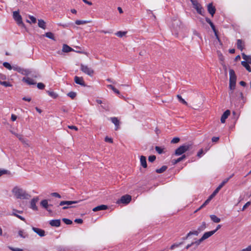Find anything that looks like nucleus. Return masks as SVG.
I'll return each instance as SVG.
<instances>
[{
  "instance_id": "obj_41",
  "label": "nucleus",
  "mask_w": 251,
  "mask_h": 251,
  "mask_svg": "<svg viewBox=\"0 0 251 251\" xmlns=\"http://www.w3.org/2000/svg\"><path fill=\"white\" fill-rule=\"evenodd\" d=\"M67 96L73 99L76 97V94L74 92H70L67 94Z\"/></svg>"
},
{
  "instance_id": "obj_7",
  "label": "nucleus",
  "mask_w": 251,
  "mask_h": 251,
  "mask_svg": "<svg viewBox=\"0 0 251 251\" xmlns=\"http://www.w3.org/2000/svg\"><path fill=\"white\" fill-rule=\"evenodd\" d=\"M13 17L19 25H24L21 16L19 14V11H14L13 12Z\"/></svg>"
},
{
  "instance_id": "obj_48",
  "label": "nucleus",
  "mask_w": 251,
  "mask_h": 251,
  "mask_svg": "<svg viewBox=\"0 0 251 251\" xmlns=\"http://www.w3.org/2000/svg\"><path fill=\"white\" fill-rule=\"evenodd\" d=\"M1 84L5 86V87H11L12 86V85L8 82L7 81H2V83H1Z\"/></svg>"
},
{
  "instance_id": "obj_37",
  "label": "nucleus",
  "mask_w": 251,
  "mask_h": 251,
  "mask_svg": "<svg viewBox=\"0 0 251 251\" xmlns=\"http://www.w3.org/2000/svg\"><path fill=\"white\" fill-rule=\"evenodd\" d=\"M90 23V21H82V20H76L75 24L77 25H84Z\"/></svg>"
},
{
  "instance_id": "obj_35",
  "label": "nucleus",
  "mask_w": 251,
  "mask_h": 251,
  "mask_svg": "<svg viewBox=\"0 0 251 251\" xmlns=\"http://www.w3.org/2000/svg\"><path fill=\"white\" fill-rule=\"evenodd\" d=\"M167 169V166H163L160 169H156L155 172L157 173L160 174L164 172H165Z\"/></svg>"
},
{
  "instance_id": "obj_30",
  "label": "nucleus",
  "mask_w": 251,
  "mask_h": 251,
  "mask_svg": "<svg viewBox=\"0 0 251 251\" xmlns=\"http://www.w3.org/2000/svg\"><path fill=\"white\" fill-rule=\"evenodd\" d=\"M200 233V232L197 230H194L192 231H190L187 234L185 239H187L189 236L192 235H198V234Z\"/></svg>"
},
{
  "instance_id": "obj_24",
  "label": "nucleus",
  "mask_w": 251,
  "mask_h": 251,
  "mask_svg": "<svg viewBox=\"0 0 251 251\" xmlns=\"http://www.w3.org/2000/svg\"><path fill=\"white\" fill-rule=\"evenodd\" d=\"M38 25L39 27L43 29H45L46 28V23L42 19L38 20Z\"/></svg>"
},
{
  "instance_id": "obj_50",
  "label": "nucleus",
  "mask_w": 251,
  "mask_h": 251,
  "mask_svg": "<svg viewBox=\"0 0 251 251\" xmlns=\"http://www.w3.org/2000/svg\"><path fill=\"white\" fill-rule=\"evenodd\" d=\"M203 240L201 238L200 239L198 240L197 241L192 242L193 243V245L196 244L197 246H199L202 242H203Z\"/></svg>"
},
{
  "instance_id": "obj_61",
  "label": "nucleus",
  "mask_w": 251,
  "mask_h": 251,
  "mask_svg": "<svg viewBox=\"0 0 251 251\" xmlns=\"http://www.w3.org/2000/svg\"><path fill=\"white\" fill-rule=\"evenodd\" d=\"M75 222L77 224H82L83 222V220L81 219H76L75 220Z\"/></svg>"
},
{
  "instance_id": "obj_46",
  "label": "nucleus",
  "mask_w": 251,
  "mask_h": 251,
  "mask_svg": "<svg viewBox=\"0 0 251 251\" xmlns=\"http://www.w3.org/2000/svg\"><path fill=\"white\" fill-rule=\"evenodd\" d=\"M180 140V139L178 137L174 138L172 141L171 143L172 144H176Z\"/></svg>"
},
{
  "instance_id": "obj_55",
  "label": "nucleus",
  "mask_w": 251,
  "mask_h": 251,
  "mask_svg": "<svg viewBox=\"0 0 251 251\" xmlns=\"http://www.w3.org/2000/svg\"><path fill=\"white\" fill-rule=\"evenodd\" d=\"M51 195L53 197H55L59 199L61 198L60 195L56 192L52 193Z\"/></svg>"
},
{
  "instance_id": "obj_1",
  "label": "nucleus",
  "mask_w": 251,
  "mask_h": 251,
  "mask_svg": "<svg viewBox=\"0 0 251 251\" xmlns=\"http://www.w3.org/2000/svg\"><path fill=\"white\" fill-rule=\"evenodd\" d=\"M12 193L16 199H27L29 197L25 191L18 186L14 187L12 190Z\"/></svg>"
},
{
  "instance_id": "obj_27",
  "label": "nucleus",
  "mask_w": 251,
  "mask_h": 251,
  "mask_svg": "<svg viewBox=\"0 0 251 251\" xmlns=\"http://www.w3.org/2000/svg\"><path fill=\"white\" fill-rule=\"evenodd\" d=\"M243 58L245 60V61L247 62L249 64H251V55H247L245 53H242Z\"/></svg>"
},
{
  "instance_id": "obj_34",
  "label": "nucleus",
  "mask_w": 251,
  "mask_h": 251,
  "mask_svg": "<svg viewBox=\"0 0 251 251\" xmlns=\"http://www.w3.org/2000/svg\"><path fill=\"white\" fill-rule=\"evenodd\" d=\"M186 158V155L185 154L182 155L181 157L178 158L177 159L173 160V162L174 164H176L182 160H184Z\"/></svg>"
},
{
  "instance_id": "obj_52",
  "label": "nucleus",
  "mask_w": 251,
  "mask_h": 251,
  "mask_svg": "<svg viewBox=\"0 0 251 251\" xmlns=\"http://www.w3.org/2000/svg\"><path fill=\"white\" fill-rule=\"evenodd\" d=\"M9 174V172L6 170H0V176L3 174Z\"/></svg>"
},
{
  "instance_id": "obj_62",
  "label": "nucleus",
  "mask_w": 251,
  "mask_h": 251,
  "mask_svg": "<svg viewBox=\"0 0 251 251\" xmlns=\"http://www.w3.org/2000/svg\"><path fill=\"white\" fill-rule=\"evenodd\" d=\"M219 137H213L212 138V141L213 142H217L219 141Z\"/></svg>"
},
{
  "instance_id": "obj_43",
  "label": "nucleus",
  "mask_w": 251,
  "mask_h": 251,
  "mask_svg": "<svg viewBox=\"0 0 251 251\" xmlns=\"http://www.w3.org/2000/svg\"><path fill=\"white\" fill-rule=\"evenodd\" d=\"M30 72L28 70H25L22 69V72H21V74H22L23 75H27L30 74Z\"/></svg>"
},
{
  "instance_id": "obj_29",
  "label": "nucleus",
  "mask_w": 251,
  "mask_h": 251,
  "mask_svg": "<svg viewBox=\"0 0 251 251\" xmlns=\"http://www.w3.org/2000/svg\"><path fill=\"white\" fill-rule=\"evenodd\" d=\"M47 93L53 99H56L58 97V95L53 91L49 90L47 91Z\"/></svg>"
},
{
  "instance_id": "obj_18",
  "label": "nucleus",
  "mask_w": 251,
  "mask_h": 251,
  "mask_svg": "<svg viewBox=\"0 0 251 251\" xmlns=\"http://www.w3.org/2000/svg\"><path fill=\"white\" fill-rule=\"evenodd\" d=\"M110 120L113 123L115 126V130H118L120 127V122L117 117H112L110 118Z\"/></svg>"
},
{
  "instance_id": "obj_53",
  "label": "nucleus",
  "mask_w": 251,
  "mask_h": 251,
  "mask_svg": "<svg viewBox=\"0 0 251 251\" xmlns=\"http://www.w3.org/2000/svg\"><path fill=\"white\" fill-rule=\"evenodd\" d=\"M12 69H14L15 71H16L18 72L19 73H21L22 72V69L19 67L16 66V67H12Z\"/></svg>"
},
{
  "instance_id": "obj_54",
  "label": "nucleus",
  "mask_w": 251,
  "mask_h": 251,
  "mask_svg": "<svg viewBox=\"0 0 251 251\" xmlns=\"http://www.w3.org/2000/svg\"><path fill=\"white\" fill-rule=\"evenodd\" d=\"M156 159L155 155H151L149 157V161L151 162H153Z\"/></svg>"
},
{
  "instance_id": "obj_3",
  "label": "nucleus",
  "mask_w": 251,
  "mask_h": 251,
  "mask_svg": "<svg viewBox=\"0 0 251 251\" xmlns=\"http://www.w3.org/2000/svg\"><path fill=\"white\" fill-rule=\"evenodd\" d=\"M82 201V200H80L78 201H61L60 202L59 206L65 205L63 207L62 209L64 210H65V209H68L70 208L75 207V206H72V205L73 204L77 203Z\"/></svg>"
},
{
  "instance_id": "obj_19",
  "label": "nucleus",
  "mask_w": 251,
  "mask_h": 251,
  "mask_svg": "<svg viewBox=\"0 0 251 251\" xmlns=\"http://www.w3.org/2000/svg\"><path fill=\"white\" fill-rule=\"evenodd\" d=\"M215 233V231H210L205 232L202 236L201 237L203 241L207 239L209 237H211Z\"/></svg>"
},
{
  "instance_id": "obj_21",
  "label": "nucleus",
  "mask_w": 251,
  "mask_h": 251,
  "mask_svg": "<svg viewBox=\"0 0 251 251\" xmlns=\"http://www.w3.org/2000/svg\"><path fill=\"white\" fill-rule=\"evenodd\" d=\"M22 81L28 85H34L36 84V82L30 77H24Z\"/></svg>"
},
{
  "instance_id": "obj_51",
  "label": "nucleus",
  "mask_w": 251,
  "mask_h": 251,
  "mask_svg": "<svg viewBox=\"0 0 251 251\" xmlns=\"http://www.w3.org/2000/svg\"><path fill=\"white\" fill-rule=\"evenodd\" d=\"M12 215L18 217V218H19L20 219H21V220H22L23 221H25V219L24 217L17 214L15 212H13Z\"/></svg>"
},
{
  "instance_id": "obj_57",
  "label": "nucleus",
  "mask_w": 251,
  "mask_h": 251,
  "mask_svg": "<svg viewBox=\"0 0 251 251\" xmlns=\"http://www.w3.org/2000/svg\"><path fill=\"white\" fill-rule=\"evenodd\" d=\"M8 248L12 251H23V250L20 248H14L11 247H8Z\"/></svg>"
},
{
  "instance_id": "obj_2",
  "label": "nucleus",
  "mask_w": 251,
  "mask_h": 251,
  "mask_svg": "<svg viewBox=\"0 0 251 251\" xmlns=\"http://www.w3.org/2000/svg\"><path fill=\"white\" fill-rule=\"evenodd\" d=\"M192 145L190 144H184L176 149L175 152V154L176 156L180 155L190 150L192 148Z\"/></svg>"
},
{
  "instance_id": "obj_31",
  "label": "nucleus",
  "mask_w": 251,
  "mask_h": 251,
  "mask_svg": "<svg viewBox=\"0 0 251 251\" xmlns=\"http://www.w3.org/2000/svg\"><path fill=\"white\" fill-rule=\"evenodd\" d=\"M207 227L206 224L205 222H203L201 225L198 227V230L201 232L203 231Z\"/></svg>"
},
{
  "instance_id": "obj_25",
  "label": "nucleus",
  "mask_w": 251,
  "mask_h": 251,
  "mask_svg": "<svg viewBox=\"0 0 251 251\" xmlns=\"http://www.w3.org/2000/svg\"><path fill=\"white\" fill-rule=\"evenodd\" d=\"M74 51V50L66 44H64L62 47V51L64 52H69Z\"/></svg>"
},
{
  "instance_id": "obj_12",
  "label": "nucleus",
  "mask_w": 251,
  "mask_h": 251,
  "mask_svg": "<svg viewBox=\"0 0 251 251\" xmlns=\"http://www.w3.org/2000/svg\"><path fill=\"white\" fill-rule=\"evenodd\" d=\"M131 200V197L128 195H126L122 196L120 199L121 203L127 204L130 202Z\"/></svg>"
},
{
  "instance_id": "obj_16",
  "label": "nucleus",
  "mask_w": 251,
  "mask_h": 251,
  "mask_svg": "<svg viewBox=\"0 0 251 251\" xmlns=\"http://www.w3.org/2000/svg\"><path fill=\"white\" fill-rule=\"evenodd\" d=\"M230 114V111L229 110H226L222 115L221 118V122L222 123H224L226 121V120L228 116Z\"/></svg>"
},
{
  "instance_id": "obj_17",
  "label": "nucleus",
  "mask_w": 251,
  "mask_h": 251,
  "mask_svg": "<svg viewBox=\"0 0 251 251\" xmlns=\"http://www.w3.org/2000/svg\"><path fill=\"white\" fill-rule=\"evenodd\" d=\"M32 230L36 233L38 235H39L40 237H43L45 236V231L42 229L38 228L37 227H33L32 228Z\"/></svg>"
},
{
  "instance_id": "obj_20",
  "label": "nucleus",
  "mask_w": 251,
  "mask_h": 251,
  "mask_svg": "<svg viewBox=\"0 0 251 251\" xmlns=\"http://www.w3.org/2000/svg\"><path fill=\"white\" fill-rule=\"evenodd\" d=\"M207 10L208 12L213 16L215 13L216 9L214 6H213L212 3H209L207 5Z\"/></svg>"
},
{
  "instance_id": "obj_22",
  "label": "nucleus",
  "mask_w": 251,
  "mask_h": 251,
  "mask_svg": "<svg viewBox=\"0 0 251 251\" xmlns=\"http://www.w3.org/2000/svg\"><path fill=\"white\" fill-rule=\"evenodd\" d=\"M50 224L52 226L58 227L60 225V220L58 219L52 220L50 221Z\"/></svg>"
},
{
  "instance_id": "obj_64",
  "label": "nucleus",
  "mask_w": 251,
  "mask_h": 251,
  "mask_svg": "<svg viewBox=\"0 0 251 251\" xmlns=\"http://www.w3.org/2000/svg\"><path fill=\"white\" fill-rule=\"evenodd\" d=\"M203 154V150L201 149L197 153V156L199 157H201V155Z\"/></svg>"
},
{
  "instance_id": "obj_39",
  "label": "nucleus",
  "mask_w": 251,
  "mask_h": 251,
  "mask_svg": "<svg viewBox=\"0 0 251 251\" xmlns=\"http://www.w3.org/2000/svg\"><path fill=\"white\" fill-rule=\"evenodd\" d=\"M237 48L238 49H239L241 50H243V42H242V41L241 40L238 39L237 40Z\"/></svg>"
},
{
  "instance_id": "obj_33",
  "label": "nucleus",
  "mask_w": 251,
  "mask_h": 251,
  "mask_svg": "<svg viewBox=\"0 0 251 251\" xmlns=\"http://www.w3.org/2000/svg\"><path fill=\"white\" fill-rule=\"evenodd\" d=\"M45 36L53 40H55L53 33L51 32H48L45 33Z\"/></svg>"
},
{
  "instance_id": "obj_58",
  "label": "nucleus",
  "mask_w": 251,
  "mask_h": 251,
  "mask_svg": "<svg viewBox=\"0 0 251 251\" xmlns=\"http://www.w3.org/2000/svg\"><path fill=\"white\" fill-rule=\"evenodd\" d=\"M104 140L105 142H109L110 143H113V139L111 138H109L108 136L105 137Z\"/></svg>"
},
{
  "instance_id": "obj_9",
  "label": "nucleus",
  "mask_w": 251,
  "mask_h": 251,
  "mask_svg": "<svg viewBox=\"0 0 251 251\" xmlns=\"http://www.w3.org/2000/svg\"><path fill=\"white\" fill-rule=\"evenodd\" d=\"M206 21L207 23H208L210 25V26L211 27L212 30H213L214 32L215 33V35L216 37V39L218 40V41L220 43L221 45H222L221 40L218 35L217 31L216 30L215 25H214L213 23L208 18H206Z\"/></svg>"
},
{
  "instance_id": "obj_56",
  "label": "nucleus",
  "mask_w": 251,
  "mask_h": 251,
  "mask_svg": "<svg viewBox=\"0 0 251 251\" xmlns=\"http://www.w3.org/2000/svg\"><path fill=\"white\" fill-rule=\"evenodd\" d=\"M29 19H30V20H31V22H32V23L35 24V23H36V21H37V20H36V18H35L34 16H30V15H29Z\"/></svg>"
},
{
  "instance_id": "obj_60",
  "label": "nucleus",
  "mask_w": 251,
  "mask_h": 251,
  "mask_svg": "<svg viewBox=\"0 0 251 251\" xmlns=\"http://www.w3.org/2000/svg\"><path fill=\"white\" fill-rule=\"evenodd\" d=\"M68 127L70 129L75 130V131L78 130V128L74 126H68Z\"/></svg>"
},
{
  "instance_id": "obj_47",
  "label": "nucleus",
  "mask_w": 251,
  "mask_h": 251,
  "mask_svg": "<svg viewBox=\"0 0 251 251\" xmlns=\"http://www.w3.org/2000/svg\"><path fill=\"white\" fill-rule=\"evenodd\" d=\"M45 87V85L42 83L40 82L37 84V87L39 89H41V90L44 89Z\"/></svg>"
},
{
  "instance_id": "obj_40",
  "label": "nucleus",
  "mask_w": 251,
  "mask_h": 251,
  "mask_svg": "<svg viewBox=\"0 0 251 251\" xmlns=\"http://www.w3.org/2000/svg\"><path fill=\"white\" fill-rule=\"evenodd\" d=\"M126 34V31H118L116 33V35L120 37H122L123 36H125Z\"/></svg>"
},
{
  "instance_id": "obj_15",
  "label": "nucleus",
  "mask_w": 251,
  "mask_h": 251,
  "mask_svg": "<svg viewBox=\"0 0 251 251\" xmlns=\"http://www.w3.org/2000/svg\"><path fill=\"white\" fill-rule=\"evenodd\" d=\"M40 205L46 209L49 212H51L50 210L48 209L49 206H51V204H49L48 203V201L47 200H43L40 202Z\"/></svg>"
},
{
  "instance_id": "obj_8",
  "label": "nucleus",
  "mask_w": 251,
  "mask_h": 251,
  "mask_svg": "<svg viewBox=\"0 0 251 251\" xmlns=\"http://www.w3.org/2000/svg\"><path fill=\"white\" fill-rule=\"evenodd\" d=\"M230 176L229 178L225 179L220 185L215 190V191L213 192V193L210 196L211 198H213L215 195L219 192L220 190L225 185L226 183L229 180V178L231 177Z\"/></svg>"
},
{
  "instance_id": "obj_26",
  "label": "nucleus",
  "mask_w": 251,
  "mask_h": 251,
  "mask_svg": "<svg viewBox=\"0 0 251 251\" xmlns=\"http://www.w3.org/2000/svg\"><path fill=\"white\" fill-rule=\"evenodd\" d=\"M141 165L145 168H147V164L146 161V158L145 156L142 155L140 157Z\"/></svg>"
},
{
  "instance_id": "obj_44",
  "label": "nucleus",
  "mask_w": 251,
  "mask_h": 251,
  "mask_svg": "<svg viewBox=\"0 0 251 251\" xmlns=\"http://www.w3.org/2000/svg\"><path fill=\"white\" fill-rule=\"evenodd\" d=\"M236 82H229V89L233 90L235 89Z\"/></svg>"
},
{
  "instance_id": "obj_10",
  "label": "nucleus",
  "mask_w": 251,
  "mask_h": 251,
  "mask_svg": "<svg viewBox=\"0 0 251 251\" xmlns=\"http://www.w3.org/2000/svg\"><path fill=\"white\" fill-rule=\"evenodd\" d=\"M14 135L22 142L25 147H30V144L28 140L24 138L22 135L17 133H14Z\"/></svg>"
},
{
  "instance_id": "obj_6",
  "label": "nucleus",
  "mask_w": 251,
  "mask_h": 251,
  "mask_svg": "<svg viewBox=\"0 0 251 251\" xmlns=\"http://www.w3.org/2000/svg\"><path fill=\"white\" fill-rule=\"evenodd\" d=\"M191 2L193 4V7L196 9L197 12L199 14L203 15V8L198 1L196 0H191Z\"/></svg>"
},
{
  "instance_id": "obj_45",
  "label": "nucleus",
  "mask_w": 251,
  "mask_h": 251,
  "mask_svg": "<svg viewBox=\"0 0 251 251\" xmlns=\"http://www.w3.org/2000/svg\"><path fill=\"white\" fill-rule=\"evenodd\" d=\"M62 221L67 225H71L73 223L71 220L66 218H63Z\"/></svg>"
},
{
  "instance_id": "obj_38",
  "label": "nucleus",
  "mask_w": 251,
  "mask_h": 251,
  "mask_svg": "<svg viewBox=\"0 0 251 251\" xmlns=\"http://www.w3.org/2000/svg\"><path fill=\"white\" fill-rule=\"evenodd\" d=\"M176 97L180 102L185 104V105H188V103L181 97L180 95H177Z\"/></svg>"
},
{
  "instance_id": "obj_63",
  "label": "nucleus",
  "mask_w": 251,
  "mask_h": 251,
  "mask_svg": "<svg viewBox=\"0 0 251 251\" xmlns=\"http://www.w3.org/2000/svg\"><path fill=\"white\" fill-rule=\"evenodd\" d=\"M17 116H16V115H14V114H12L11 119V120H12V121H16V119H17Z\"/></svg>"
},
{
  "instance_id": "obj_32",
  "label": "nucleus",
  "mask_w": 251,
  "mask_h": 251,
  "mask_svg": "<svg viewBox=\"0 0 251 251\" xmlns=\"http://www.w3.org/2000/svg\"><path fill=\"white\" fill-rule=\"evenodd\" d=\"M241 64L248 70L249 72H251V68L250 66L249 65V63H248L246 61H242Z\"/></svg>"
},
{
  "instance_id": "obj_13",
  "label": "nucleus",
  "mask_w": 251,
  "mask_h": 251,
  "mask_svg": "<svg viewBox=\"0 0 251 251\" xmlns=\"http://www.w3.org/2000/svg\"><path fill=\"white\" fill-rule=\"evenodd\" d=\"M236 76L233 70H229V82H236Z\"/></svg>"
},
{
  "instance_id": "obj_23",
  "label": "nucleus",
  "mask_w": 251,
  "mask_h": 251,
  "mask_svg": "<svg viewBox=\"0 0 251 251\" xmlns=\"http://www.w3.org/2000/svg\"><path fill=\"white\" fill-rule=\"evenodd\" d=\"M107 209V205H99L98 206H96V207H94L93 209V211L94 212H96V211H98L106 210Z\"/></svg>"
},
{
  "instance_id": "obj_11",
  "label": "nucleus",
  "mask_w": 251,
  "mask_h": 251,
  "mask_svg": "<svg viewBox=\"0 0 251 251\" xmlns=\"http://www.w3.org/2000/svg\"><path fill=\"white\" fill-rule=\"evenodd\" d=\"M39 198L38 197L33 198L30 201V208L34 210H38V207L36 206V203L39 201Z\"/></svg>"
},
{
  "instance_id": "obj_5",
  "label": "nucleus",
  "mask_w": 251,
  "mask_h": 251,
  "mask_svg": "<svg viewBox=\"0 0 251 251\" xmlns=\"http://www.w3.org/2000/svg\"><path fill=\"white\" fill-rule=\"evenodd\" d=\"M182 27V22L179 20L175 19L172 21V28L175 32H178Z\"/></svg>"
},
{
  "instance_id": "obj_14",
  "label": "nucleus",
  "mask_w": 251,
  "mask_h": 251,
  "mask_svg": "<svg viewBox=\"0 0 251 251\" xmlns=\"http://www.w3.org/2000/svg\"><path fill=\"white\" fill-rule=\"evenodd\" d=\"M74 80L76 84H79L83 86H85V82L83 80V78L82 77L75 76V77Z\"/></svg>"
},
{
  "instance_id": "obj_28",
  "label": "nucleus",
  "mask_w": 251,
  "mask_h": 251,
  "mask_svg": "<svg viewBox=\"0 0 251 251\" xmlns=\"http://www.w3.org/2000/svg\"><path fill=\"white\" fill-rule=\"evenodd\" d=\"M210 217L211 220L214 223H218L221 221V219L215 215H211Z\"/></svg>"
},
{
  "instance_id": "obj_4",
  "label": "nucleus",
  "mask_w": 251,
  "mask_h": 251,
  "mask_svg": "<svg viewBox=\"0 0 251 251\" xmlns=\"http://www.w3.org/2000/svg\"><path fill=\"white\" fill-rule=\"evenodd\" d=\"M80 70L85 74L92 76L95 73L94 70L87 65L81 64L80 65Z\"/></svg>"
},
{
  "instance_id": "obj_36",
  "label": "nucleus",
  "mask_w": 251,
  "mask_h": 251,
  "mask_svg": "<svg viewBox=\"0 0 251 251\" xmlns=\"http://www.w3.org/2000/svg\"><path fill=\"white\" fill-rule=\"evenodd\" d=\"M212 199V198H211V197L209 196V198L205 201V202L200 206V207L199 208V209H201L206 205H207Z\"/></svg>"
},
{
  "instance_id": "obj_59",
  "label": "nucleus",
  "mask_w": 251,
  "mask_h": 251,
  "mask_svg": "<svg viewBox=\"0 0 251 251\" xmlns=\"http://www.w3.org/2000/svg\"><path fill=\"white\" fill-rule=\"evenodd\" d=\"M251 204V202L250 201L247 202L243 207L242 210L244 211L247 207H248Z\"/></svg>"
},
{
  "instance_id": "obj_49",
  "label": "nucleus",
  "mask_w": 251,
  "mask_h": 251,
  "mask_svg": "<svg viewBox=\"0 0 251 251\" xmlns=\"http://www.w3.org/2000/svg\"><path fill=\"white\" fill-rule=\"evenodd\" d=\"M156 151L159 154H161L163 152V149H162L160 147L156 146L155 148Z\"/></svg>"
},
{
  "instance_id": "obj_42",
  "label": "nucleus",
  "mask_w": 251,
  "mask_h": 251,
  "mask_svg": "<svg viewBox=\"0 0 251 251\" xmlns=\"http://www.w3.org/2000/svg\"><path fill=\"white\" fill-rule=\"evenodd\" d=\"M3 65L4 67L7 68V69L11 70L12 69V67L11 66V65L8 63V62H4L3 63Z\"/></svg>"
}]
</instances>
